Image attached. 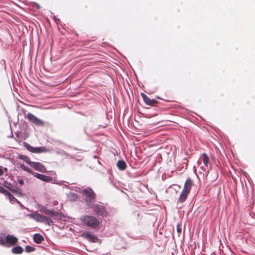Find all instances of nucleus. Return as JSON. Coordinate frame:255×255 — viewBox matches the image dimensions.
<instances>
[{"label":"nucleus","instance_id":"nucleus-1","mask_svg":"<svg viewBox=\"0 0 255 255\" xmlns=\"http://www.w3.org/2000/svg\"><path fill=\"white\" fill-rule=\"evenodd\" d=\"M83 199L88 208H92L96 198V194L94 191L89 187L84 189L82 191Z\"/></svg>","mask_w":255,"mask_h":255},{"label":"nucleus","instance_id":"nucleus-2","mask_svg":"<svg viewBox=\"0 0 255 255\" xmlns=\"http://www.w3.org/2000/svg\"><path fill=\"white\" fill-rule=\"evenodd\" d=\"M89 209H93L94 212L96 214L99 218H104L108 214L106 206L101 202L96 204H94L92 207Z\"/></svg>","mask_w":255,"mask_h":255},{"label":"nucleus","instance_id":"nucleus-3","mask_svg":"<svg viewBox=\"0 0 255 255\" xmlns=\"http://www.w3.org/2000/svg\"><path fill=\"white\" fill-rule=\"evenodd\" d=\"M80 220L87 226L95 228L99 226L100 222L95 217L92 216H84L80 218Z\"/></svg>","mask_w":255,"mask_h":255},{"label":"nucleus","instance_id":"nucleus-4","mask_svg":"<svg viewBox=\"0 0 255 255\" xmlns=\"http://www.w3.org/2000/svg\"><path fill=\"white\" fill-rule=\"evenodd\" d=\"M3 246L9 247L15 245L17 242V239L16 237L12 235H8L5 236L3 234Z\"/></svg>","mask_w":255,"mask_h":255},{"label":"nucleus","instance_id":"nucleus-5","mask_svg":"<svg viewBox=\"0 0 255 255\" xmlns=\"http://www.w3.org/2000/svg\"><path fill=\"white\" fill-rule=\"evenodd\" d=\"M40 211L47 216L51 217H60L61 214L58 212L55 211L54 210L48 209L46 207H42L40 209Z\"/></svg>","mask_w":255,"mask_h":255},{"label":"nucleus","instance_id":"nucleus-6","mask_svg":"<svg viewBox=\"0 0 255 255\" xmlns=\"http://www.w3.org/2000/svg\"><path fill=\"white\" fill-rule=\"evenodd\" d=\"M81 236L91 243H97L99 240L96 236H95L93 234L91 233L90 232L83 233Z\"/></svg>","mask_w":255,"mask_h":255},{"label":"nucleus","instance_id":"nucleus-7","mask_svg":"<svg viewBox=\"0 0 255 255\" xmlns=\"http://www.w3.org/2000/svg\"><path fill=\"white\" fill-rule=\"evenodd\" d=\"M30 166L39 172H46L45 166L40 162L32 161Z\"/></svg>","mask_w":255,"mask_h":255},{"label":"nucleus","instance_id":"nucleus-8","mask_svg":"<svg viewBox=\"0 0 255 255\" xmlns=\"http://www.w3.org/2000/svg\"><path fill=\"white\" fill-rule=\"evenodd\" d=\"M33 175L41 181L47 183H52V178L49 176L44 175L43 174H41L38 173H34V175Z\"/></svg>","mask_w":255,"mask_h":255},{"label":"nucleus","instance_id":"nucleus-9","mask_svg":"<svg viewBox=\"0 0 255 255\" xmlns=\"http://www.w3.org/2000/svg\"><path fill=\"white\" fill-rule=\"evenodd\" d=\"M141 96L144 102L147 105L152 106L157 103V101L155 99H150L146 95L141 93Z\"/></svg>","mask_w":255,"mask_h":255},{"label":"nucleus","instance_id":"nucleus-10","mask_svg":"<svg viewBox=\"0 0 255 255\" xmlns=\"http://www.w3.org/2000/svg\"><path fill=\"white\" fill-rule=\"evenodd\" d=\"M192 184V180L191 178H188L185 181L183 189L182 190L186 191L189 193L190 190L191 189V186Z\"/></svg>","mask_w":255,"mask_h":255},{"label":"nucleus","instance_id":"nucleus-11","mask_svg":"<svg viewBox=\"0 0 255 255\" xmlns=\"http://www.w3.org/2000/svg\"><path fill=\"white\" fill-rule=\"evenodd\" d=\"M28 216L38 222H42L43 217V215L38 213H31Z\"/></svg>","mask_w":255,"mask_h":255},{"label":"nucleus","instance_id":"nucleus-12","mask_svg":"<svg viewBox=\"0 0 255 255\" xmlns=\"http://www.w3.org/2000/svg\"><path fill=\"white\" fill-rule=\"evenodd\" d=\"M47 151V149L46 148V147L44 146H40V147H33L32 146L31 152L32 153H42V152H45Z\"/></svg>","mask_w":255,"mask_h":255},{"label":"nucleus","instance_id":"nucleus-13","mask_svg":"<svg viewBox=\"0 0 255 255\" xmlns=\"http://www.w3.org/2000/svg\"><path fill=\"white\" fill-rule=\"evenodd\" d=\"M33 241L36 244H39L44 241L43 237L38 233H36L33 237Z\"/></svg>","mask_w":255,"mask_h":255},{"label":"nucleus","instance_id":"nucleus-14","mask_svg":"<svg viewBox=\"0 0 255 255\" xmlns=\"http://www.w3.org/2000/svg\"><path fill=\"white\" fill-rule=\"evenodd\" d=\"M54 183H55V184H58V185H63V186H64L65 187H66L71 190H74V188H75V190L76 191H78V190H77V188H76L75 187H73V186H69V183H68L67 182H66V181H60V182H54Z\"/></svg>","mask_w":255,"mask_h":255},{"label":"nucleus","instance_id":"nucleus-15","mask_svg":"<svg viewBox=\"0 0 255 255\" xmlns=\"http://www.w3.org/2000/svg\"><path fill=\"white\" fill-rule=\"evenodd\" d=\"M23 249L20 246H15L11 249V252L13 254L18 255L23 253Z\"/></svg>","mask_w":255,"mask_h":255},{"label":"nucleus","instance_id":"nucleus-16","mask_svg":"<svg viewBox=\"0 0 255 255\" xmlns=\"http://www.w3.org/2000/svg\"><path fill=\"white\" fill-rule=\"evenodd\" d=\"M117 166L119 169L124 170L126 169L127 164L123 160H119L117 163Z\"/></svg>","mask_w":255,"mask_h":255},{"label":"nucleus","instance_id":"nucleus-17","mask_svg":"<svg viewBox=\"0 0 255 255\" xmlns=\"http://www.w3.org/2000/svg\"><path fill=\"white\" fill-rule=\"evenodd\" d=\"M188 194L189 193L182 190L178 200V202H184L186 200Z\"/></svg>","mask_w":255,"mask_h":255},{"label":"nucleus","instance_id":"nucleus-18","mask_svg":"<svg viewBox=\"0 0 255 255\" xmlns=\"http://www.w3.org/2000/svg\"><path fill=\"white\" fill-rule=\"evenodd\" d=\"M68 198L70 201H76L78 199V195L71 192L67 194Z\"/></svg>","mask_w":255,"mask_h":255},{"label":"nucleus","instance_id":"nucleus-19","mask_svg":"<svg viewBox=\"0 0 255 255\" xmlns=\"http://www.w3.org/2000/svg\"><path fill=\"white\" fill-rule=\"evenodd\" d=\"M17 158L19 159L23 160L27 164H29V165H30L31 163L32 162V161H30L27 156L24 155H19Z\"/></svg>","mask_w":255,"mask_h":255},{"label":"nucleus","instance_id":"nucleus-20","mask_svg":"<svg viewBox=\"0 0 255 255\" xmlns=\"http://www.w3.org/2000/svg\"><path fill=\"white\" fill-rule=\"evenodd\" d=\"M57 153L61 154L62 156H64V155L67 156L69 157L70 158H71V159H74L75 158V157L74 156L66 153V151H65L64 150H62V149L58 150L57 151Z\"/></svg>","mask_w":255,"mask_h":255},{"label":"nucleus","instance_id":"nucleus-21","mask_svg":"<svg viewBox=\"0 0 255 255\" xmlns=\"http://www.w3.org/2000/svg\"><path fill=\"white\" fill-rule=\"evenodd\" d=\"M42 223L50 226L53 223V222L50 218L43 216Z\"/></svg>","mask_w":255,"mask_h":255},{"label":"nucleus","instance_id":"nucleus-22","mask_svg":"<svg viewBox=\"0 0 255 255\" xmlns=\"http://www.w3.org/2000/svg\"><path fill=\"white\" fill-rule=\"evenodd\" d=\"M6 196L8 197L10 202L11 203L17 202L18 201V200L15 198L9 191L6 195Z\"/></svg>","mask_w":255,"mask_h":255},{"label":"nucleus","instance_id":"nucleus-23","mask_svg":"<svg viewBox=\"0 0 255 255\" xmlns=\"http://www.w3.org/2000/svg\"><path fill=\"white\" fill-rule=\"evenodd\" d=\"M202 157L203 158V163L205 166L208 167L209 163V159L205 153L202 154Z\"/></svg>","mask_w":255,"mask_h":255},{"label":"nucleus","instance_id":"nucleus-24","mask_svg":"<svg viewBox=\"0 0 255 255\" xmlns=\"http://www.w3.org/2000/svg\"><path fill=\"white\" fill-rule=\"evenodd\" d=\"M37 117L30 113H28L27 115V119L32 123H33Z\"/></svg>","mask_w":255,"mask_h":255},{"label":"nucleus","instance_id":"nucleus-25","mask_svg":"<svg viewBox=\"0 0 255 255\" xmlns=\"http://www.w3.org/2000/svg\"><path fill=\"white\" fill-rule=\"evenodd\" d=\"M33 124L37 126H44V122L42 120L38 119L37 118H36V119L35 120V121Z\"/></svg>","mask_w":255,"mask_h":255},{"label":"nucleus","instance_id":"nucleus-26","mask_svg":"<svg viewBox=\"0 0 255 255\" xmlns=\"http://www.w3.org/2000/svg\"><path fill=\"white\" fill-rule=\"evenodd\" d=\"M20 167L23 170L34 175V172H33L29 168L25 166L23 164L20 165Z\"/></svg>","mask_w":255,"mask_h":255},{"label":"nucleus","instance_id":"nucleus-27","mask_svg":"<svg viewBox=\"0 0 255 255\" xmlns=\"http://www.w3.org/2000/svg\"><path fill=\"white\" fill-rule=\"evenodd\" d=\"M4 186L8 189L9 190L11 191L15 185H13V184L7 182L6 181H4L3 183Z\"/></svg>","mask_w":255,"mask_h":255},{"label":"nucleus","instance_id":"nucleus-28","mask_svg":"<svg viewBox=\"0 0 255 255\" xmlns=\"http://www.w3.org/2000/svg\"><path fill=\"white\" fill-rule=\"evenodd\" d=\"M35 248L32 247V246H26L25 247V251L27 252V253H31L32 252H33L34 251H35Z\"/></svg>","mask_w":255,"mask_h":255},{"label":"nucleus","instance_id":"nucleus-29","mask_svg":"<svg viewBox=\"0 0 255 255\" xmlns=\"http://www.w3.org/2000/svg\"><path fill=\"white\" fill-rule=\"evenodd\" d=\"M14 193H18L20 195H22L21 193L19 191V189L18 187L14 186L12 190L11 191Z\"/></svg>","mask_w":255,"mask_h":255},{"label":"nucleus","instance_id":"nucleus-30","mask_svg":"<svg viewBox=\"0 0 255 255\" xmlns=\"http://www.w3.org/2000/svg\"><path fill=\"white\" fill-rule=\"evenodd\" d=\"M24 147L29 151L31 152L32 146H31L29 143L24 142L23 143Z\"/></svg>","mask_w":255,"mask_h":255},{"label":"nucleus","instance_id":"nucleus-31","mask_svg":"<svg viewBox=\"0 0 255 255\" xmlns=\"http://www.w3.org/2000/svg\"><path fill=\"white\" fill-rule=\"evenodd\" d=\"M8 192V191L7 190H5V189H4L3 187H2L1 186H0V193H2L6 196V195L7 194Z\"/></svg>","mask_w":255,"mask_h":255},{"label":"nucleus","instance_id":"nucleus-32","mask_svg":"<svg viewBox=\"0 0 255 255\" xmlns=\"http://www.w3.org/2000/svg\"><path fill=\"white\" fill-rule=\"evenodd\" d=\"M3 234H0V245L3 246Z\"/></svg>","mask_w":255,"mask_h":255},{"label":"nucleus","instance_id":"nucleus-33","mask_svg":"<svg viewBox=\"0 0 255 255\" xmlns=\"http://www.w3.org/2000/svg\"><path fill=\"white\" fill-rule=\"evenodd\" d=\"M176 230H177V232L178 234H180L181 233V228H180V226L179 224H178L177 225V226H176Z\"/></svg>","mask_w":255,"mask_h":255},{"label":"nucleus","instance_id":"nucleus-34","mask_svg":"<svg viewBox=\"0 0 255 255\" xmlns=\"http://www.w3.org/2000/svg\"><path fill=\"white\" fill-rule=\"evenodd\" d=\"M18 182L20 184V185H23L24 184V181L22 180V179H18Z\"/></svg>","mask_w":255,"mask_h":255},{"label":"nucleus","instance_id":"nucleus-35","mask_svg":"<svg viewBox=\"0 0 255 255\" xmlns=\"http://www.w3.org/2000/svg\"><path fill=\"white\" fill-rule=\"evenodd\" d=\"M20 207H21V208H24L25 207H24V206L21 203V202L20 201H19L18 200L17 201V202H16Z\"/></svg>","mask_w":255,"mask_h":255},{"label":"nucleus","instance_id":"nucleus-36","mask_svg":"<svg viewBox=\"0 0 255 255\" xmlns=\"http://www.w3.org/2000/svg\"><path fill=\"white\" fill-rule=\"evenodd\" d=\"M3 174V171L2 169V166H0V176Z\"/></svg>","mask_w":255,"mask_h":255},{"label":"nucleus","instance_id":"nucleus-37","mask_svg":"<svg viewBox=\"0 0 255 255\" xmlns=\"http://www.w3.org/2000/svg\"><path fill=\"white\" fill-rule=\"evenodd\" d=\"M94 158H97V156H96V155H94Z\"/></svg>","mask_w":255,"mask_h":255},{"label":"nucleus","instance_id":"nucleus-38","mask_svg":"<svg viewBox=\"0 0 255 255\" xmlns=\"http://www.w3.org/2000/svg\"><path fill=\"white\" fill-rule=\"evenodd\" d=\"M4 169L5 170H7V168H5V167H4Z\"/></svg>","mask_w":255,"mask_h":255},{"label":"nucleus","instance_id":"nucleus-39","mask_svg":"<svg viewBox=\"0 0 255 255\" xmlns=\"http://www.w3.org/2000/svg\"><path fill=\"white\" fill-rule=\"evenodd\" d=\"M209 169H208V171H207V173H209Z\"/></svg>","mask_w":255,"mask_h":255}]
</instances>
